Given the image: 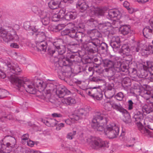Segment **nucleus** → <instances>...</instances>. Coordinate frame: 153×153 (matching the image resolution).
Here are the masks:
<instances>
[{"instance_id":"nucleus-1","label":"nucleus","mask_w":153,"mask_h":153,"mask_svg":"<svg viewBox=\"0 0 153 153\" xmlns=\"http://www.w3.org/2000/svg\"><path fill=\"white\" fill-rule=\"evenodd\" d=\"M10 79L12 83L14 84L21 91H23V89H25L26 91L31 94H34L37 89L38 91L42 93L41 98H43V94L46 85V83L42 80H37L35 82V84L34 82L28 79L24 78L19 79L16 77L14 75H12L8 76Z\"/></svg>"},{"instance_id":"nucleus-2","label":"nucleus","mask_w":153,"mask_h":153,"mask_svg":"<svg viewBox=\"0 0 153 153\" xmlns=\"http://www.w3.org/2000/svg\"><path fill=\"white\" fill-rule=\"evenodd\" d=\"M103 115V114L97 113L92 120V127L98 131H104L105 128H104V127H105L107 121L105 118L104 119Z\"/></svg>"},{"instance_id":"nucleus-3","label":"nucleus","mask_w":153,"mask_h":153,"mask_svg":"<svg viewBox=\"0 0 153 153\" xmlns=\"http://www.w3.org/2000/svg\"><path fill=\"white\" fill-rule=\"evenodd\" d=\"M0 36L5 42L8 43L13 39H17L18 36L15 31L10 27L5 28H1L0 29Z\"/></svg>"},{"instance_id":"nucleus-4","label":"nucleus","mask_w":153,"mask_h":153,"mask_svg":"<svg viewBox=\"0 0 153 153\" xmlns=\"http://www.w3.org/2000/svg\"><path fill=\"white\" fill-rule=\"evenodd\" d=\"M119 131V127L114 123H111L105 127L104 133L108 137L112 139L116 137Z\"/></svg>"},{"instance_id":"nucleus-5","label":"nucleus","mask_w":153,"mask_h":153,"mask_svg":"<svg viewBox=\"0 0 153 153\" xmlns=\"http://www.w3.org/2000/svg\"><path fill=\"white\" fill-rule=\"evenodd\" d=\"M87 142L90 144L91 146L94 149H97L102 147H108V142L103 141L101 139L98 138H92L87 139Z\"/></svg>"},{"instance_id":"nucleus-6","label":"nucleus","mask_w":153,"mask_h":153,"mask_svg":"<svg viewBox=\"0 0 153 153\" xmlns=\"http://www.w3.org/2000/svg\"><path fill=\"white\" fill-rule=\"evenodd\" d=\"M57 86L51 82L47 83L44 91L43 94L42 99H49L51 94H55Z\"/></svg>"},{"instance_id":"nucleus-7","label":"nucleus","mask_w":153,"mask_h":153,"mask_svg":"<svg viewBox=\"0 0 153 153\" xmlns=\"http://www.w3.org/2000/svg\"><path fill=\"white\" fill-rule=\"evenodd\" d=\"M70 91L64 86H59L56 90V93L59 98L63 97L66 94H70Z\"/></svg>"},{"instance_id":"nucleus-8","label":"nucleus","mask_w":153,"mask_h":153,"mask_svg":"<svg viewBox=\"0 0 153 153\" xmlns=\"http://www.w3.org/2000/svg\"><path fill=\"white\" fill-rule=\"evenodd\" d=\"M121 12L118 9H116L109 10L107 17L109 19L115 17H117L119 19L121 17Z\"/></svg>"},{"instance_id":"nucleus-9","label":"nucleus","mask_w":153,"mask_h":153,"mask_svg":"<svg viewBox=\"0 0 153 153\" xmlns=\"http://www.w3.org/2000/svg\"><path fill=\"white\" fill-rule=\"evenodd\" d=\"M65 13V10L63 9L57 11L56 13H53L51 18L52 21L57 22L60 20V19H64Z\"/></svg>"},{"instance_id":"nucleus-10","label":"nucleus","mask_w":153,"mask_h":153,"mask_svg":"<svg viewBox=\"0 0 153 153\" xmlns=\"http://www.w3.org/2000/svg\"><path fill=\"white\" fill-rule=\"evenodd\" d=\"M91 90V97H95L97 100H100L102 97V94L100 90L97 87H94Z\"/></svg>"},{"instance_id":"nucleus-11","label":"nucleus","mask_w":153,"mask_h":153,"mask_svg":"<svg viewBox=\"0 0 153 153\" xmlns=\"http://www.w3.org/2000/svg\"><path fill=\"white\" fill-rule=\"evenodd\" d=\"M121 64L122 63L119 62H117L114 64L113 62L109 61L107 62V66L109 68L113 67L116 71L118 72H120L121 70Z\"/></svg>"},{"instance_id":"nucleus-12","label":"nucleus","mask_w":153,"mask_h":153,"mask_svg":"<svg viewBox=\"0 0 153 153\" xmlns=\"http://www.w3.org/2000/svg\"><path fill=\"white\" fill-rule=\"evenodd\" d=\"M110 45L113 48L116 49L120 47V40L119 37L113 36L111 39Z\"/></svg>"},{"instance_id":"nucleus-13","label":"nucleus","mask_w":153,"mask_h":153,"mask_svg":"<svg viewBox=\"0 0 153 153\" xmlns=\"http://www.w3.org/2000/svg\"><path fill=\"white\" fill-rule=\"evenodd\" d=\"M3 140L0 141V153H9L12 150V149L7 143L6 145L3 144Z\"/></svg>"},{"instance_id":"nucleus-14","label":"nucleus","mask_w":153,"mask_h":153,"mask_svg":"<svg viewBox=\"0 0 153 153\" xmlns=\"http://www.w3.org/2000/svg\"><path fill=\"white\" fill-rule=\"evenodd\" d=\"M8 68H10V70L13 74H18L21 72V70L17 64L9 63L7 65Z\"/></svg>"},{"instance_id":"nucleus-15","label":"nucleus","mask_w":153,"mask_h":153,"mask_svg":"<svg viewBox=\"0 0 153 153\" xmlns=\"http://www.w3.org/2000/svg\"><path fill=\"white\" fill-rule=\"evenodd\" d=\"M36 47L38 51H45L47 49V43L46 41H42L36 42Z\"/></svg>"},{"instance_id":"nucleus-16","label":"nucleus","mask_w":153,"mask_h":153,"mask_svg":"<svg viewBox=\"0 0 153 153\" xmlns=\"http://www.w3.org/2000/svg\"><path fill=\"white\" fill-rule=\"evenodd\" d=\"M77 16V13L75 11H70L65 13L64 18L67 20L76 19Z\"/></svg>"},{"instance_id":"nucleus-17","label":"nucleus","mask_w":153,"mask_h":153,"mask_svg":"<svg viewBox=\"0 0 153 153\" xmlns=\"http://www.w3.org/2000/svg\"><path fill=\"white\" fill-rule=\"evenodd\" d=\"M142 110L144 113L149 114L153 111V102H150L143 106Z\"/></svg>"},{"instance_id":"nucleus-18","label":"nucleus","mask_w":153,"mask_h":153,"mask_svg":"<svg viewBox=\"0 0 153 153\" xmlns=\"http://www.w3.org/2000/svg\"><path fill=\"white\" fill-rule=\"evenodd\" d=\"M59 44L60 42L58 41L53 42L51 47L48 49L49 53L50 54H53L55 52V49H57L60 46Z\"/></svg>"},{"instance_id":"nucleus-19","label":"nucleus","mask_w":153,"mask_h":153,"mask_svg":"<svg viewBox=\"0 0 153 153\" xmlns=\"http://www.w3.org/2000/svg\"><path fill=\"white\" fill-rule=\"evenodd\" d=\"M58 60L59 64L60 66H67L69 63V59L67 58H65L63 55L58 56Z\"/></svg>"},{"instance_id":"nucleus-20","label":"nucleus","mask_w":153,"mask_h":153,"mask_svg":"<svg viewBox=\"0 0 153 153\" xmlns=\"http://www.w3.org/2000/svg\"><path fill=\"white\" fill-rule=\"evenodd\" d=\"M85 113V111L83 109L81 108L79 109L77 114L73 115V117L71 118L72 120L74 122V121L75 123L76 121H77L82 118V116Z\"/></svg>"},{"instance_id":"nucleus-21","label":"nucleus","mask_w":153,"mask_h":153,"mask_svg":"<svg viewBox=\"0 0 153 153\" xmlns=\"http://www.w3.org/2000/svg\"><path fill=\"white\" fill-rule=\"evenodd\" d=\"M120 31L121 33L124 35H128L131 32L130 26L129 25L122 26L120 28Z\"/></svg>"},{"instance_id":"nucleus-22","label":"nucleus","mask_w":153,"mask_h":153,"mask_svg":"<svg viewBox=\"0 0 153 153\" xmlns=\"http://www.w3.org/2000/svg\"><path fill=\"white\" fill-rule=\"evenodd\" d=\"M42 121L47 126L52 127L55 126L57 122L56 120L51 118L48 119V120L42 119Z\"/></svg>"},{"instance_id":"nucleus-23","label":"nucleus","mask_w":153,"mask_h":153,"mask_svg":"<svg viewBox=\"0 0 153 153\" xmlns=\"http://www.w3.org/2000/svg\"><path fill=\"white\" fill-rule=\"evenodd\" d=\"M7 138L9 141V142L7 143V145L10 147L12 149L14 148L16 143V141L14 137L7 135L4 137L3 139Z\"/></svg>"},{"instance_id":"nucleus-24","label":"nucleus","mask_w":153,"mask_h":153,"mask_svg":"<svg viewBox=\"0 0 153 153\" xmlns=\"http://www.w3.org/2000/svg\"><path fill=\"white\" fill-rule=\"evenodd\" d=\"M61 0H51L48 3L49 7L51 9L57 8L61 2Z\"/></svg>"},{"instance_id":"nucleus-25","label":"nucleus","mask_w":153,"mask_h":153,"mask_svg":"<svg viewBox=\"0 0 153 153\" xmlns=\"http://www.w3.org/2000/svg\"><path fill=\"white\" fill-rule=\"evenodd\" d=\"M91 12L92 15L96 16H102L104 14V11L102 9L94 7L91 8Z\"/></svg>"},{"instance_id":"nucleus-26","label":"nucleus","mask_w":153,"mask_h":153,"mask_svg":"<svg viewBox=\"0 0 153 153\" xmlns=\"http://www.w3.org/2000/svg\"><path fill=\"white\" fill-rule=\"evenodd\" d=\"M62 102L63 103L67 105H71L76 103L75 99L71 97L63 98L62 99Z\"/></svg>"},{"instance_id":"nucleus-27","label":"nucleus","mask_w":153,"mask_h":153,"mask_svg":"<svg viewBox=\"0 0 153 153\" xmlns=\"http://www.w3.org/2000/svg\"><path fill=\"white\" fill-rule=\"evenodd\" d=\"M112 108L116 110H117L120 112L123 113H127V111L122 107L120 105H118L116 103H114L112 101Z\"/></svg>"},{"instance_id":"nucleus-28","label":"nucleus","mask_w":153,"mask_h":153,"mask_svg":"<svg viewBox=\"0 0 153 153\" xmlns=\"http://www.w3.org/2000/svg\"><path fill=\"white\" fill-rule=\"evenodd\" d=\"M77 30L76 27H74L72 30H70V32L69 34V36L72 38L78 37L79 35H78V34H80V35L82 36V33L80 32H79L77 33L76 32Z\"/></svg>"},{"instance_id":"nucleus-29","label":"nucleus","mask_w":153,"mask_h":153,"mask_svg":"<svg viewBox=\"0 0 153 153\" xmlns=\"http://www.w3.org/2000/svg\"><path fill=\"white\" fill-rule=\"evenodd\" d=\"M110 93H111V94L108 97V98H112L114 94V89L113 88L112 86L110 85H108L107 87V90L105 92V96H106Z\"/></svg>"},{"instance_id":"nucleus-30","label":"nucleus","mask_w":153,"mask_h":153,"mask_svg":"<svg viewBox=\"0 0 153 153\" xmlns=\"http://www.w3.org/2000/svg\"><path fill=\"white\" fill-rule=\"evenodd\" d=\"M137 126L139 130L143 134H144L145 135H147L149 134V131L148 129L145 128L140 123H138Z\"/></svg>"},{"instance_id":"nucleus-31","label":"nucleus","mask_w":153,"mask_h":153,"mask_svg":"<svg viewBox=\"0 0 153 153\" xmlns=\"http://www.w3.org/2000/svg\"><path fill=\"white\" fill-rule=\"evenodd\" d=\"M51 13L45 11H39V12L38 15L41 19L45 18L47 17H51Z\"/></svg>"},{"instance_id":"nucleus-32","label":"nucleus","mask_w":153,"mask_h":153,"mask_svg":"<svg viewBox=\"0 0 153 153\" xmlns=\"http://www.w3.org/2000/svg\"><path fill=\"white\" fill-rule=\"evenodd\" d=\"M143 46V45L142 44H140L139 42H137L134 46L131 48V50L134 52H138Z\"/></svg>"},{"instance_id":"nucleus-33","label":"nucleus","mask_w":153,"mask_h":153,"mask_svg":"<svg viewBox=\"0 0 153 153\" xmlns=\"http://www.w3.org/2000/svg\"><path fill=\"white\" fill-rule=\"evenodd\" d=\"M151 28L152 27H151L149 26H147L143 29V33L145 36L146 37V36L151 33L152 31Z\"/></svg>"},{"instance_id":"nucleus-34","label":"nucleus","mask_w":153,"mask_h":153,"mask_svg":"<svg viewBox=\"0 0 153 153\" xmlns=\"http://www.w3.org/2000/svg\"><path fill=\"white\" fill-rule=\"evenodd\" d=\"M136 121H140L143 118V114L139 111H137L134 116Z\"/></svg>"},{"instance_id":"nucleus-35","label":"nucleus","mask_w":153,"mask_h":153,"mask_svg":"<svg viewBox=\"0 0 153 153\" xmlns=\"http://www.w3.org/2000/svg\"><path fill=\"white\" fill-rule=\"evenodd\" d=\"M112 100H109L106 102L104 104L105 109L108 111H110L111 110L112 108Z\"/></svg>"},{"instance_id":"nucleus-36","label":"nucleus","mask_w":153,"mask_h":153,"mask_svg":"<svg viewBox=\"0 0 153 153\" xmlns=\"http://www.w3.org/2000/svg\"><path fill=\"white\" fill-rule=\"evenodd\" d=\"M121 49L122 52L123 54L127 55L129 54L130 50L128 47L126 45H124L123 46Z\"/></svg>"},{"instance_id":"nucleus-37","label":"nucleus","mask_w":153,"mask_h":153,"mask_svg":"<svg viewBox=\"0 0 153 153\" xmlns=\"http://www.w3.org/2000/svg\"><path fill=\"white\" fill-rule=\"evenodd\" d=\"M57 50L59 54V56L62 55L63 54L65 53L66 51V48L65 46L62 45L59 47V48H57Z\"/></svg>"},{"instance_id":"nucleus-38","label":"nucleus","mask_w":153,"mask_h":153,"mask_svg":"<svg viewBox=\"0 0 153 153\" xmlns=\"http://www.w3.org/2000/svg\"><path fill=\"white\" fill-rule=\"evenodd\" d=\"M77 6L79 7L81 10H86L88 7V5L85 2H82L80 4H77Z\"/></svg>"},{"instance_id":"nucleus-39","label":"nucleus","mask_w":153,"mask_h":153,"mask_svg":"<svg viewBox=\"0 0 153 153\" xmlns=\"http://www.w3.org/2000/svg\"><path fill=\"white\" fill-rule=\"evenodd\" d=\"M7 93L8 92L6 90L0 89V99H2L5 97Z\"/></svg>"},{"instance_id":"nucleus-40","label":"nucleus","mask_w":153,"mask_h":153,"mask_svg":"<svg viewBox=\"0 0 153 153\" xmlns=\"http://www.w3.org/2000/svg\"><path fill=\"white\" fill-rule=\"evenodd\" d=\"M76 134V131H73L72 132L68 133L67 136V138L69 140H72Z\"/></svg>"},{"instance_id":"nucleus-41","label":"nucleus","mask_w":153,"mask_h":153,"mask_svg":"<svg viewBox=\"0 0 153 153\" xmlns=\"http://www.w3.org/2000/svg\"><path fill=\"white\" fill-rule=\"evenodd\" d=\"M145 96H147L148 98L147 99H150L151 98H153V94L152 93V92L149 91H144Z\"/></svg>"},{"instance_id":"nucleus-42","label":"nucleus","mask_w":153,"mask_h":153,"mask_svg":"<svg viewBox=\"0 0 153 153\" xmlns=\"http://www.w3.org/2000/svg\"><path fill=\"white\" fill-rule=\"evenodd\" d=\"M50 17H47L41 19L42 22L43 24L45 25H48L49 23Z\"/></svg>"},{"instance_id":"nucleus-43","label":"nucleus","mask_w":153,"mask_h":153,"mask_svg":"<svg viewBox=\"0 0 153 153\" xmlns=\"http://www.w3.org/2000/svg\"><path fill=\"white\" fill-rule=\"evenodd\" d=\"M8 119H10V115H7V116L0 117V123L4 122L7 121Z\"/></svg>"},{"instance_id":"nucleus-44","label":"nucleus","mask_w":153,"mask_h":153,"mask_svg":"<svg viewBox=\"0 0 153 153\" xmlns=\"http://www.w3.org/2000/svg\"><path fill=\"white\" fill-rule=\"evenodd\" d=\"M124 97L123 93L121 92L117 94L115 96V97L118 100H121L123 99Z\"/></svg>"},{"instance_id":"nucleus-45","label":"nucleus","mask_w":153,"mask_h":153,"mask_svg":"<svg viewBox=\"0 0 153 153\" xmlns=\"http://www.w3.org/2000/svg\"><path fill=\"white\" fill-rule=\"evenodd\" d=\"M32 10L34 13L37 14L38 15L39 12L41 10L37 7L35 6H33L32 7Z\"/></svg>"},{"instance_id":"nucleus-46","label":"nucleus","mask_w":153,"mask_h":153,"mask_svg":"<svg viewBox=\"0 0 153 153\" xmlns=\"http://www.w3.org/2000/svg\"><path fill=\"white\" fill-rule=\"evenodd\" d=\"M66 24H61L58 25L55 27V29L56 30H60L64 28L66 26Z\"/></svg>"},{"instance_id":"nucleus-47","label":"nucleus","mask_w":153,"mask_h":153,"mask_svg":"<svg viewBox=\"0 0 153 153\" xmlns=\"http://www.w3.org/2000/svg\"><path fill=\"white\" fill-rule=\"evenodd\" d=\"M56 130L57 131L60 130L62 128L64 127V124L62 123L56 124Z\"/></svg>"},{"instance_id":"nucleus-48","label":"nucleus","mask_w":153,"mask_h":153,"mask_svg":"<svg viewBox=\"0 0 153 153\" xmlns=\"http://www.w3.org/2000/svg\"><path fill=\"white\" fill-rule=\"evenodd\" d=\"M146 51H149L150 53L153 54V46L152 45H149L146 48Z\"/></svg>"},{"instance_id":"nucleus-49","label":"nucleus","mask_w":153,"mask_h":153,"mask_svg":"<svg viewBox=\"0 0 153 153\" xmlns=\"http://www.w3.org/2000/svg\"><path fill=\"white\" fill-rule=\"evenodd\" d=\"M70 32V30L68 29H65L62 31L61 34L62 36L69 35V33Z\"/></svg>"},{"instance_id":"nucleus-50","label":"nucleus","mask_w":153,"mask_h":153,"mask_svg":"<svg viewBox=\"0 0 153 153\" xmlns=\"http://www.w3.org/2000/svg\"><path fill=\"white\" fill-rule=\"evenodd\" d=\"M133 102L132 101L130 100L128 101V109L129 110H131L133 109Z\"/></svg>"},{"instance_id":"nucleus-51","label":"nucleus","mask_w":153,"mask_h":153,"mask_svg":"<svg viewBox=\"0 0 153 153\" xmlns=\"http://www.w3.org/2000/svg\"><path fill=\"white\" fill-rule=\"evenodd\" d=\"M10 46L11 48H19V45L16 43H11Z\"/></svg>"},{"instance_id":"nucleus-52","label":"nucleus","mask_w":153,"mask_h":153,"mask_svg":"<svg viewBox=\"0 0 153 153\" xmlns=\"http://www.w3.org/2000/svg\"><path fill=\"white\" fill-rule=\"evenodd\" d=\"M65 122L68 125H71L72 123H74V122L72 120V118L65 120Z\"/></svg>"},{"instance_id":"nucleus-53","label":"nucleus","mask_w":153,"mask_h":153,"mask_svg":"<svg viewBox=\"0 0 153 153\" xmlns=\"http://www.w3.org/2000/svg\"><path fill=\"white\" fill-rule=\"evenodd\" d=\"M127 66L124 64L123 63H122L121 65V70L120 71L125 72L127 69Z\"/></svg>"},{"instance_id":"nucleus-54","label":"nucleus","mask_w":153,"mask_h":153,"mask_svg":"<svg viewBox=\"0 0 153 153\" xmlns=\"http://www.w3.org/2000/svg\"><path fill=\"white\" fill-rule=\"evenodd\" d=\"M34 144V142L30 140L27 141V145L28 146L31 147H32L33 146Z\"/></svg>"},{"instance_id":"nucleus-55","label":"nucleus","mask_w":153,"mask_h":153,"mask_svg":"<svg viewBox=\"0 0 153 153\" xmlns=\"http://www.w3.org/2000/svg\"><path fill=\"white\" fill-rule=\"evenodd\" d=\"M6 76V74L3 71L0 70V78L4 79Z\"/></svg>"},{"instance_id":"nucleus-56","label":"nucleus","mask_w":153,"mask_h":153,"mask_svg":"<svg viewBox=\"0 0 153 153\" xmlns=\"http://www.w3.org/2000/svg\"><path fill=\"white\" fill-rule=\"evenodd\" d=\"M51 116L54 117H62V115L61 114L58 113H53L52 114Z\"/></svg>"},{"instance_id":"nucleus-57","label":"nucleus","mask_w":153,"mask_h":153,"mask_svg":"<svg viewBox=\"0 0 153 153\" xmlns=\"http://www.w3.org/2000/svg\"><path fill=\"white\" fill-rule=\"evenodd\" d=\"M29 138V135L27 134H25L23 135L22 137V140H26Z\"/></svg>"},{"instance_id":"nucleus-58","label":"nucleus","mask_w":153,"mask_h":153,"mask_svg":"<svg viewBox=\"0 0 153 153\" xmlns=\"http://www.w3.org/2000/svg\"><path fill=\"white\" fill-rule=\"evenodd\" d=\"M141 53L142 54V55L144 56L146 55L149 53H148L147 52V51H146V49H142V48H141Z\"/></svg>"},{"instance_id":"nucleus-59","label":"nucleus","mask_w":153,"mask_h":153,"mask_svg":"<svg viewBox=\"0 0 153 153\" xmlns=\"http://www.w3.org/2000/svg\"><path fill=\"white\" fill-rule=\"evenodd\" d=\"M127 9L128 10V12L131 14L132 13L136 11V10L131 7V8L129 7V8Z\"/></svg>"},{"instance_id":"nucleus-60","label":"nucleus","mask_w":153,"mask_h":153,"mask_svg":"<svg viewBox=\"0 0 153 153\" xmlns=\"http://www.w3.org/2000/svg\"><path fill=\"white\" fill-rule=\"evenodd\" d=\"M123 5L125 7L128 9L129 7V3L127 1H125L123 4Z\"/></svg>"},{"instance_id":"nucleus-61","label":"nucleus","mask_w":153,"mask_h":153,"mask_svg":"<svg viewBox=\"0 0 153 153\" xmlns=\"http://www.w3.org/2000/svg\"><path fill=\"white\" fill-rule=\"evenodd\" d=\"M38 36H42V37L43 39H45V33L44 32H39V34H38Z\"/></svg>"},{"instance_id":"nucleus-62","label":"nucleus","mask_w":153,"mask_h":153,"mask_svg":"<svg viewBox=\"0 0 153 153\" xmlns=\"http://www.w3.org/2000/svg\"><path fill=\"white\" fill-rule=\"evenodd\" d=\"M149 0H137V1L139 3H144L148 1Z\"/></svg>"},{"instance_id":"nucleus-63","label":"nucleus","mask_w":153,"mask_h":153,"mask_svg":"<svg viewBox=\"0 0 153 153\" xmlns=\"http://www.w3.org/2000/svg\"><path fill=\"white\" fill-rule=\"evenodd\" d=\"M29 153H42L39 151H34L33 150H31L30 151Z\"/></svg>"},{"instance_id":"nucleus-64","label":"nucleus","mask_w":153,"mask_h":153,"mask_svg":"<svg viewBox=\"0 0 153 153\" xmlns=\"http://www.w3.org/2000/svg\"><path fill=\"white\" fill-rule=\"evenodd\" d=\"M32 30L34 32H36L38 30L36 27H33L32 28Z\"/></svg>"}]
</instances>
